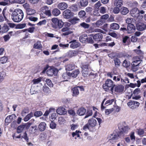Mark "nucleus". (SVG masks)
<instances>
[{
    "label": "nucleus",
    "instance_id": "f257e3e1",
    "mask_svg": "<svg viewBox=\"0 0 146 146\" xmlns=\"http://www.w3.org/2000/svg\"><path fill=\"white\" fill-rule=\"evenodd\" d=\"M23 17V13L21 10L17 9L14 10L11 15L12 20L16 22H19L22 19Z\"/></svg>",
    "mask_w": 146,
    "mask_h": 146
},
{
    "label": "nucleus",
    "instance_id": "f03ea898",
    "mask_svg": "<svg viewBox=\"0 0 146 146\" xmlns=\"http://www.w3.org/2000/svg\"><path fill=\"white\" fill-rule=\"evenodd\" d=\"M141 58L138 56L134 57L131 63V68L133 71L135 72L138 69V66L141 62Z\"/></svg>",
    "mask_w": 146,
    "mask_h": 146
},
{
    "label": "nucleus",
    "instance_id": "7ed1b4c3",
    "mask_svg": "<svg viewBox=\"0 0 146 146\" xmlns=\"http://www.w3.org/2000/svg\"><path fill=\"white\" fill-rule=\"evenodd\" d=\"M51 21L52 22V27L55 29H56L57 28L60 29L62 27L63 25L62 21L56 18L52 19Z\"/></svg>",
    "mask_w": 146,
    "mask_h": 146
},
{
    "label": "nucleus",
    "instance_id": "20e7f679",
    "mask_svg": "<svg viewBox=\"0 0 146 146\" xmlns=\"http://www.w3.org/2000/svg\"><path fill=\"white\" fill-rule=\"evenodd\" d=\"M41 80L42 78L39 77L37 78L34 79L33 80V84L30 89V92L31 94H33L37 91V90L34 89V87L35 86L36 84L39 83L41 81Z\"/></svg>",
    "mask_w": 146,
    "mask_h": 146
},
{
    "label": "nucleus",
    "instance_id": "39448f33",
    "mask_svg": "<svg viewBox=\"0 0 146 146\" xmlns=\"http://www.w3.org/2000/svg\"><path fill=\"white\" fill-rule=\"evenodd\" d=\"M113 82L111 80L108 79L106 81L105 84L103 85V88L106 91H108L110 88L111 90L112 88Z\"/></svg>",
    "mask_w": 146,
    "mask_h": 146
},
{
    "label": "nucleus",
    "instance_id": "423d86ee",
    "mask_svg": "<svg viewBox=\"0 0 146 146\" xmlns=\"http://www.w3.org/2000/svg\"><path fill=\"white\" fill-rule=\"evenodd\" d=\"M63 16L65 19H69L74 16V13L70 10L67 9L64 11L62 13Z\"/></svg>",
    "mask_w": 146,
    "mask_h": 146
},
{
    "label": "nucleus",
    "instance_id": "0eeeda50",
    "mask_svg": "<svg viewBox=\"0 0 146 146\" xmlns=\"http://www.w3.org/2000/svg\"><path fill=\"white\" fill-rule=\"evenodd\" d=\"M131 16L134 17H138L140 16L142 19L143 16L142 15H139V11L137 8H135L132 9L130 12Z\"/></svg>",
    "mask_w": 146,
    "mask_h": 146
},
{
    "label": "nucleus",
    "instance_id": "6e6552de",
    "mask_svg": "<svg viewBox=\"0 0 146 146\" xmlns=\"http://www.w3.org/2000/svg\"><path fill=\"white\" fill-rule=\"evenodd\" d=\"M60 33L62 35L66 36L72 33V32L70 30L69 27H64L61 30Z\"/></svg>",
    "mask_w": 146,
    "mask_h": 146
},
{
    "label": "nucleus",
    "instance_id": "1a4fd4ad",
    "mask_svg": "<svg viewBox=\"0 0 146 146\" xmlns=\"http://www.w3.org/2000/svg\"><path fill=\"white\" fill-rule=\"evenodd\" d=\"M58 72V70L54 68H49L47 71V74L48 76H51L54 75H56Z\"/></svg>",
    "mask_w": 146,
    "mask_h": 146
},
{
    "label": "nucleus",
    "instance_id": "9d476101",
    "mask_svg": "<svg viewBox=\"0 0 146 146\" xmlns=\"http://www.w3.org/2000/svg\"><path fill=\"white\" fill-rule=\"evenodd\" d=\"M127 105L132 109H134L139 106V103L137 101H132L127 103Z\"/></svg>",
    "mask_w": 146,
    "mask_h": 146
},
{
    "label": "nucleus",
    "instance_id": "9b49d317",
    "mask_svg": "<svg viewBox=\"0 0 146 146\" xmlns=\"http://www.w3.org/2000/svg\"><path fill=\"white\" fill-rule=\"evenodd\" d=\"M88 123L89 128H91V129L94 128L97 125L96 120L93 118H91L89 120Z\"/></svg>",
    "mask_w": 146,
    "mask_h": 146
},
{
    "label": "nucleus",
    "instance_id": "f8f14e48",
    "mask_svg": "<svg viewBox=\"0 0 146 146\" xmlns=\"http://www.w3.org/2000/svg\"><path fill=\"white\" fill-rule=\"evenodd\" d=\"M82 75L84 77H86L88 74V64H84L82 65Z\"/></svg>",
    "mask_w": 146,
    "mask_h": 146
},
{
    "label": "nucleus",
    "instance_id": "ddd939ff",
    "mask_svg": "<svg viewBox=\"0 0 146 146\" xmlns=\"http://www.w3.org/2000/svg\"><path fill=\"white\" fill-rule=\"evenodd\" d=\"M91 36H92L93 39L96 41H100L102 40V35L100 33H97L94 35L91 34L90 35Z\"/></svg>",
    "mask_w": 146,
    "mask_h": 146
},
{
    "label": "nucleus",
    "instance_id": "4468645a",
    "mask_svg": "<svg viewBox=\"0 0 146 146\" xmlns=\"http://www.w3.org/2000/svg\"><path fill=\"white\" fill-rule=\"evenodd\" d=\"M141 91L139 88H136L135 90L133 92V94L134 95L133 96L132 99H133L137 100L141 98V96L139 95H137L140 93Z\"/></svg>",
    "mask_w": 146,
    "mask_h": 146
},
{
    "label": "nucleus",
    "instance_id": "2eb2a0df",
    "mask_svg": "<svg viewBox=\"0 0 146 146\" xmlns=\"http://www.w3.org/2000/svg\"><path fill=\"white\" fill-rule=\"evenodd\" d=\"M16 117L15 114H12L7 116L5 119V122L7 124L14 121L16 118Z\"/></svg>",
    "mask_w": 146,
    "mask_h": 146
},
{
    "label": "nucleus",
    "instance_id": "dca6fc26",
    "mask_svg": "<svg viewBox=\"0 0 146 146\" xmlns=\"http://www.w3.org/2000/svg\"><path fill=\"white\" fill-rule=\"evenodd\" d=\"M71 44L70 47L72 48H77L80 45V43L76 40H73L69 42Z\"/></svg>",
    "mask_w": 146,
    "mask_h": 146
},
{
    "label": "nucleus",
    "instance_id": "f3484780",
    "mask_svg": "<svg viewBox=\"0 0 146 146\" xmlns=\"http://www.w3.org/2000/svg\"><path fill=\"white\" fill-rule=\"evenodd\" d=\"M136 27L138 30L142 31L145 29L146 25L142 22H139L137 24Z\"/></svg>",
    "mask_w": 146,
    "mask_h": 146
},
{
    "label": "nucleus",
    "instance_id": "a211bd4d",
    "mask_svg": "<svg viewBox=\"0 0 146 146\" xmlns=\"http://www.w3.org/2000/svg\"><path fill=\"white\" fill-rule=\"evenodd\" d=\"M68 7L67 4L65 2H61L59 3L57 6L58 8L61 10L66 9Z\"/></svg>",
    "mask_w": 146,
    "mask_h": 146
},
{
    "label": "nucleus",
    "instance_id": "6ab92c4d",
    "mask_svg": "<svg viewBox=\"0 0 146 146\" xmlns=\"http://www.w3.org/2000/svg\"><path fill=\"white\" fill-rule=\"evenodd\" d=\"M86 112V110L83 107L79 108L76 111V114L80 116L84 115Z\"/></svg>",
    "mask_w": 146,
    "mask_h": 146
},
{
    "label": "nucleus",
    "instance_id": "aec40b11",
    "mask_svg": "<svg viewBox=\"0 0 146 146\" xmlns=\"http://www.w3.org/2000/svg\"><path fill=\"white\" fill-rule=\"evenodd\" d=\"M79 73V71L78 70H76L73 71L71 73L67 72V74L68 75V76H71L72 77L76 78Z\"/></svg>",
    "mask_w": 146,
    "mask_h": 146
},
{
    "label": "nucleus",
    "instance_id": "412c9836",
    "mask_svg": "<svg viewBox=\"0 0 146 146\" xmlns=\"http://www.w3.org/2000/svg\"><path fill=\"white\" fill-rule=\"evenodd\" d=\"M135 27L133 24L128 25L127 27V31L128 33H131L134 32Z\"/></svg>",
    "mask_w": 146,
    "mask_h": 146
},
{
    "label": "nucleus",
    "instance_id": "4be33fe9",
    "mask_svg": "<svg viewBox=\"0 0 146 146\" xmlns=\"http://www.w3.org/2000/svg\"><path fill=\"white\" fill-rule=\"evenodd\" d=\"M56 111L58 114L61 115L65 114L66 113V111L65 108L62 107L58 108Z\"/></svg>",
    "mask_w": 146,
    "mask_h": 146
},
{
    "label": "nucleus",
    "instance_id": "5701e85b",
    "mask_svg": "<svg viewBox=\"0 0 146 146\" xmlns=\"http://www.w3.org/2000/svg\"><path fill=\"white\" fill-rule=\"evenodd\" d=\"M42 46L41 42L39 41H37L33 45V48L36 49H41L42 48Z\"/></svg>",
    "mask_w": 146,
    "mask_h": 146
},
{
    "label": "nucleus",
    "instance_id": "b1692460",
    "mask_svg": "<svg viewBox=\"0 0 146 146\" xmlns=\"http://www.w3.org/2000/svg\"><path fill=\"white\" fill-rule=\"evenodd\" d=\"M46 124L44 122H42L40 123L38 126L39 129L40 131H44L46 129Z\"/></svg>",
    "mask_w": 146,
    "mask_h": 146
},
{
    "label": "nucleus",
    "instance_id": "393cba45",
    "mask_svg": "<svg viewBox=\"0 0 146 146\" xmlns=\"http://www.w3.org/2000/svg\"><path fill=\"white\" fill-rule=\"evenodd\" d=\"M79 20V19L78 17H74L71 19H69L68 21L72 24L74 25L78 23Z\"/></svg>",
    "mask_w": 146,
    "mask_h": 146
},
{
    "label": "nucleus",
    "instance_id": "a878e982",
    "mask_svg": "<svg viewBox=\"0 0 146 146\" xmlns=\"http://www.w3.org/2000/svg\"><path fill=\"white\" fill-rule=\"evenodd\" d=\"M87 36L86 34H84L82 35L80 37V41L83 43H85L86 42Z\"/></svg>",
    "mask_w": 146,
    "mask_h": 146
},
{
    "label": "nucleus",
    "instance_id": "bb28decb",
    "mask_svg": "<svg viewBox=\"0 0 146 146\" xmlns=\"http://www.w3.org/2000/svg\"><path fill=\"white\" fill-rule=\"evenodd\" d=\"M129 11L128 9L126 7H123L120 9V13L123 15H125L128 13Z\"/></svg>",
    "mask_w": 146,
    "mask_h": 146
},
{
    "label": "nucleus",
    "instance_id": "cd10ccee",
    "mask_svg": "<svg viewBox=\"0 0 146 146\" xmlns=\"http://www.w3.org/2000/svg\"><path fill=\"white\" fill-rule=\"evenodd\" d=\"M124 89V87L122 85H118L116 86L115 88V90L118 92H123Z\"/></svg>",
    "mask_w": 146,
    "mask_h": 146
},
{
    "label": "nucleus",
    "instance_id": "c85d7f7f",
    "mask_svg": "<svg viewBox=\"0 0 146 146\" xmlns=\"http://www.w3.org/2000/svg\"><path fill=\"white\" fill-rule=\"evenodd\" d=\"M119 25L116 23H113L111 24L110 26V28L111 29L113 30H117L119 29Z\"/></svg>",
    "mask_w": 146,
    "mask_h": 146
},
{
    "label": "nucleus",
    "instance_id": "c756f323",
    "mask_svg": "<svg viewBox=\"0 0 146 146\" xmlns=\"http://www.w3.org/2000/svg\"><path fill=\"white\" fill-rule=\"evenodd\" d=\"M123 2L122 0H115L114 3L115 6L120 7L122 5Z\"/></svg>",
    "mask_w": 146,
    "mask_h": 146
},
{
    "label": "nucleus",
    "instance_id": "7c9ffc66",
    "mask_svg": "<svg viewBox=\"0 0 146 146\" xmlns=\"http://www.w3.org/2000/svg\"><path fill=\"white\" fill-rule=\"evenodd\" d=\"M52 13L54 15L57 16L60 14V11L58 9L55 8L52 11Z\"/></svg>",
    "mask_w": 146,
    "mask_h": 146
},
{
    "label": "nucleus",
    "instance_id": "2f4dec72",
    "mask_svg": "<svg viewBox=\"0 0 146 146\" xmlns=\"http://www.w3.org/2000/svg\"><path fill=\"white\" fill-rule=\"evenodd\" d=\"M81 133V132L79 131L76 130L75 132H73L72 133V135L73 137H74L76 139V137H80V134Z\"/></svg>",
    "mask_w": 146,
    "mask_h": 146
},
{
    "label": "nucleus",
    "instance_id": "473e14b6",
    "mask_svg": "<svg viewBox=\"0 0 146 146\" xmlns=\"http://www.w3.org/2000/svg\"><path fill=\"white\" fill-rule=\"evenodd\" d=\"M73 94L72 96H76L79 94V92L78 87L74 88L72 89Z\"/></svg>",
    "mask_w": 146,
    "mask_h": 146
},
{
    "label": "nucleus",
    "instance_id": "72a5a7b5",
    "mask_svg": "<svg viewBox=\"0 0 146 146\" xmlns=\"http://www.w3.org/2000/svg\"><path fill=\"white\" fill-rule=\"evenodd\" d=\"M103 23V22L102 20H100L97 21L95 23H93V26L96 27H98L102 25Z\"/></svg>",
    "mask_w": 146,
    "mask_h": 146
},
{
    "label": "nucleus",
    "instance_id": "f704fd0d",
    "mask_svg": "<svg viewBox=\"0 0 146 146\" xmlns=\"http://www.w3.org/2000/svg\"><path fill=\"white\" fill-rule=\"evenodd\" d=\"M58 122L60 125H63L65 123V120L62 117H60L58 118Z\"/></svg>",
    "mask_w": 146,
    "mask_h": 146
},
{
    "label": "nucleus",
    "instance_id": "c9c22d12",
    "mask_svg": "<svg viewBox=\"0 0 146 146\" xmlns=\"http://www.w3.org/2000/svg\"><path fill=\"white\" fill-rule=\"evenodd\" d=\"M78 52L76 51H70L68 52V55L70 57H72L74 56H75L77 55Z\"/></svg>",
    "mask_w": 146,
    "mask_h": 146
},
{
    "label": "nucleus",
    "instance_id": "e433bc0d",
    "mask_svg": "<svg viewBox=\"0 0 146 146\" xmlns=\"http://www.w3.org/2000/svg\"><path fill=\"white\" fill-rule=\"evenodd\" d=\"M88 3V0H80V4L82 7H85L86 6Z\"/></svg>",
    "mask_w": 146,
    "mask_h": 146
},
{
    "label": "nucleus",
    "instance_id": "4c0bfd02",
    "mask_svg": "<svg viewBox=\"0 0 146 146\" xmlns=\"http://www.w3.org/2000/svg\"><path fill=\"white\" fill-rule=\"evenodd\" d=\"M74 68V66L73 64H69L67 65L66 67V69L67 70H71Z\"/></svg>",
    "mask_w": 146,
    "mask_h": 146
},
{
    "label": "nucleus",
    "instance_id": "58836bf2",
    "mask_svg": "<svg viewBox=\"0 0 146 146\" xmlns=\"http://www.w3.org/2000/svg\"><path fill=\"white\" fill-rule=\"evenodd\" d=\"M33 116L32 113L31 112L28 114L24 118V120L25 121H28Z\"/></svg>",
    "mask_w": 146,
    "mask_h": 146
},
{
    "label": "nucleus",
    "instance_id": "ea45409f",
    "mask_svg": "<svg viewBox=\"0 0 146 146\" xmlns=\"http://www.w3.org/2000/svg\"><path fill=\"white\" fill-rule=\"evenodd\" d=\"M27 13L29 15H32L36 13V11L31 9H28L27 11Z\"/></svg>",
    "mask_w": 146,
    "mask_h": 146
},
{
    "label": "nucleus",
    "instance_id": "a19ab883",
    "mask_svg": "<svg viewBox=\"0 0 146 146\" xmlns=\"http://www.w3.org/2000/svg\"><path fill=\"white\" fill-rule=\"evenodd\" d=\"M68 113L72 117L76 116V114L74 110L73 109H69L68 111Z\"/></svg>",
    "mask_w": 146,
    "mask_h": 146
},
{
    "label": "nucleus",
    "instance_id": "79ce46f5",
    "mask_svg": "<svg viewBox=\"0 0 146 146\" xmlns=\"http://www.w3.org/2000/svg\"><path fill=\"white\" fill-rule=\"evenodd\" d=\"M86 15V12L83 10L80 11L78 13V16L80 18H83Z\"/></svg>",
    "mask_w": 146,
    "mask_h": 146
},
{
    "label": "nucleus",
    "instance_id": "37998d69",
    "mask_svg": "<svg viewBox=\"0 0 146 146\" xmlns=\"http://www.w3.org/2000/svg\"><path fill=\"white\" fill-rule=\"evenodd\" d=\"M121 129V131L123 133H127L129 129L128 127L127 126L123 127Z\"/></svg>",
    "mask_w": 146,
    "mask_h": 146
},
{
    "label": "nucleus",
    "instance_id": "c03bdc74",
    "mask_svg": "<svg viewBox=\"0 0 146 146\" xmlns=\"http://www.w3.org/2000/svg\"><path fill=\"white\" fill-rule=\"evenodd\" d=\"M7 60L8 58L6 56H3L0 58V61L2 64L6 63Z\"/></svg>",
    "mask_w": 146,
    "mask_h": 146
},
{
    "label": "nucleus",
    "instance_id": "a18cd8bd",
    "mask_svg": "<svg viewBox=\"0 0 146 146\" xmlns=\"http://www.w3.org/2000/svg\"><path fill=\"white\" fill-rule=\"evenodd\" d=\"M113 110L114 109L113 108L109 109H106L105 111V114L106 115H108L112 113Z\"/></svg>",
    "mask_w": 146,
    "mask_h": 146
},
{
    "label": "nucleus",
    "instance_id": "49530a36",
    "mask_svg": "<svg viewBox=\"0 0 146 146\" xmlns=\"http://www.w3.org/2000/svg\"><path fill=\"white\" fill-rule=\"evenodd\" d=\"M6 75L5 72L4 71L0 72V82H1L5 77Z\"/></svg>",
    "mask_w": 146,
    "mask_h": 146
},
{
    "label": "nucleus",
    "instance_id": "de8ad7c7",
    "mask_svg": "<svg viewBox=\"0 0 146 146\" xmlns=\"http://www.w3.org/2000/svg\"><path fill=\"white\" fill-rule=\"evenodd\" d=\"M45 82L47 85L50 87H53V85L50 80L49 79H46Z\"/></svg>",
    "mask_w": 146,
    "mask_h": 146
},
{
    "label": "nucleus",
    "instance_id": "09e8293b",
    "mask_svg": "<svg viewBox=\"0 0 146 146\" xmlns=\"http://www.w3.org/2000/svg\"><path fill=\"white\" fill-rule=\"evenodd\" d=\"M114 99L108 100L106 102L104 105L106 106L110 105L112 104V103L114 102Z\"/></svg>",
    "mask_w": 146,
    "mask_h": 146
},
{
    "label": "nucleus",
    "instance_id": "8fccbe9b",
    "mask_svg": "<svg viewBox=\"0 0 146 146\" xmlns=\"http://www.w3.org/2000/svg\"><path fill=\"white\" fill-rule=\"evenodd\" d=\"M8 30V27L7 25H5L3 27L1 31L3 33H5L7 32Z\"/></svg>",
    "mask_w": 146,
    "mask_h": 146
},
{
    "label": "nucleus",
    "instance_id": "3c124183",
    "mask_svg": "<svg viewBox=\"0 0 146 146\" xmlns=\"http://www.w3.org/2000/svg\"><path fill=\"white\" fill-rule=\"evenodd\" d=\"M119 136L117 135H114L110 140V142H115L117 141V140L119 139Z\"/></svg>",
    "mask_w": 146,
    "mask_h": 146
},
{
    "label": "nucleus",
    "instance_id": "603ef678",
    "mask_svg": "<svg viewBox=\"0 0 146 146\" xmlns=\"http://www.w3.org/2000/svg\"><path fill=\"white\" fill-rule=\"evenodd\" d=\"M50 127L52 129H54L56 128V124L52 121L50 124Z\"/></svg>",
    "mask_w": 146,
    "mask_h": 146
},
{
    "label": "nucleus",
    "instance_id": "864d4df0",
    "mask_svg": "<svg viewBox=\"0 0 146 146\" xmlns=\"http://www.w3.org/2000/svg\"><path fill=\"white\" fill-rule=\"evenodd\" d=\"M24 129V126H23V125L19 126L18 127L17 129V132L19 133L23 131Z\"/></svg>",
    "mask_w": 146,
    "mask_h": 146
},
{
    "label": "nucleus",
    "instance_id": "5fc2aeb1",
    "mask_svg": "<svg viewBox=\"0 0 146 146\" xmlns=\"http://www.w3.org/2000/svg\"><path fill=\"white\" fill-rule=\"evenodd\" d=\"M43 114L42 113L41 111H37L35 112L34 113V116L36 117H39Z\"/></svg>",
    "mask_w": 146,
    "mask_h": 146
},
{
    "label": "nucleus",
    "instance_id": "6e6d98bb",
    "mask_svg": "<svg viewBox=\"0 0 146 146\" xmlns=\"http://www.w3.org/2000/svg\"><path fill=\"white\" fill-rule=\"evenodd\" d=\"M47 23V21L46 20H44L42 21H40L37 23V25L38 26H42L45 25Z\"/></svg>",
    "mask_w": 146,
    "mask_h": 146
},
{
    "label": "nucleus",
    "instance_id": "4d7b16f0",
    "mask_svg": "<svg viewBox=\"0 0 146 146\" xmlns=\"http://www.w3.org/2000/svg\"><path fill=\"white\" fill-rule=\"evenodd\" d=\"M120 11V9L119 7H114L113 10V13L115 14L118 13Z\"/></svg>",
    "mask_w": 146,
    "mask_h": 146
},
{
    "label": "nucleus",
    "instance_id": "13d9d810",
    "mask_svg": "<svg viewBox=\"0 0 146 146\" xmlns=\"http://www.w3.org/2000/svg\"><path fill=\"white\" fill-rule=\"evenodd\" d=\"M80 25L81 27L84 29H88L90 26V25L89 24H87L85 22H83L81 23Z\"/></svg>",
    "mask_w": 146,
    "mask_h": 146
},
{
    "label": "nucleus",
    "instance_id": "bf43d9fd",
    "mask_svg": "<svg viewBox=\"0 0 146 146\" xmlns=\"http://www.w3.org/2000/svg\"><path fill=\"white\" fill-rule=\"evenodd\" d=\"M130 65V63L129 62L127 61L126 60L124 61L123 64V66L126 68L128 67Z\"/></svg>",
    "mask_w": 146,
    "mask_h": 146
},
{
    "label": "nucleus",
    "instance_id": "052dcab7",
    "mask_svg": "<svg viewBox=\"0 0 146 146\" xmlns=\"http://www.w3.org/2000/svg\"><path fill=\"white\" fill-rule=\"evenodd\" d=\"M56 115V113H52L51 115V116H50V119L53 121L55 120L57 117Z\"/></svg>",
    "mask_w": 146,
    "mask_h": 146
},
{
    "label": "nucleus",
    "instance_id": "680f3d73",
    "mask_svg": "<svg viewBox=\"0 0 146 146\" xmlns=\"http://www.w3.org/2000/svg\"><path fill=\"white\" fill-rule=\"evenodd\" d=\"M87 115L85 116V118H86L88 117L89 116H91L92 114V111L90 110H88L87 112Z\"/></svg>",
    "mask_w": 146,
    "mask_h": 146
},
{
    "label": "nucleus",
    "instance_id": "e2e57ef3",
    "mask_svg": "<svg viewBox=\"0 0 146 146\" xmlns=\"http://www.w3.org/2000/svg\"><path fill=\"white\" fill-rule=\"evenodd\" d=\"M43 91L45 93H49L50 91L49 88L46 86H44Z\"/></svg>",
    "mask_w": 146,
    "mask_h": 146
},
{
    "label": "nucleus",
    "instance_id": "0e129e2a",
    "mask_svg": "<svg viewBox=\"0 0 146 146\" xmlns=\"http://www.w3.org/2000/svg\"><path fill=\"white\" fill-rule=\"evenodd\" d=\"M134 19L131 18H128L126 20V23L128 25L131 24V23H132Z\"/></svg>",
    "mask_w": 146,
    "mask_h": 146
},
{
    "label": "nucleus",
    "instance_id": "69168bd1",
    "mask_svg": "<svg viewBox=\"0 0 146 146\" xmlns=\"http://www.w3.org/2000/svg\"><path fill=\"white\" fill-rule=\"evenodd\" d=\"M43 13L44 14L48 16H50L51 15V11L50 10H46L44 11V12L43 11Z\"/></svg>",
    "mask_w": 146,
    "mask_h": 146
},
{
    "label": "nucleus",
    "instance_id": "338daca9",
    "mask_svg": "<svg viewBox=\"0 0 146 146\" xmlns=\"http://www.w3.org/2000/svg\"><path fill=\"white\" fill-rule=\"evenodd\" d=\"M130 135L131 140L133 141H134L135 140V137L134 135V133L133 132H131V133Z\"/></svg>",
    "mask_w": 146,
    "mask_h": 146
},
{
    "label": "nucleus",
    "instance_id": "774afa93",
    "mask_svg": "<svg viewBox=\"0 0 146 146\" xmlns=\"http://www.w3.org/2000/svg\"><path fill=\"white\" fill-rule=\"evenodd\" d=\"M115 63L116 66H119L120 64V60L118 59H115Z\"/></svg>",
    "mask_w": 146,
    "mask_h": 146
}]
</instances>
